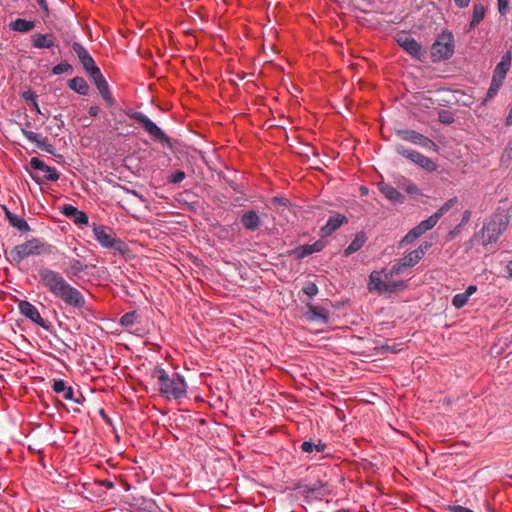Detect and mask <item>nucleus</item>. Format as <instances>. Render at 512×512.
<instances>
[{"mask_svg": "<svg viewBox=\"0 0 512 512\" xmlns=\"http://www.w3.org/2000/svg\"><path fill=\"white\" fill-rule=\"evenodd\" d=\"M37 276L39 285L55 298L76 309L85 307L86 301L83 294L72 286L60 272L47 266H41L37 270Z\"/></svg>", "mask_w": 512, "mask_h": 512, "instance_id": "1", "label": "nucleus"}, {"mask_svg": "<svg viewBox=\"0 0 512 512\" xmlns=\"http://www.w3.org/2000/svg\"><path fill=\"white\" fill-rule=\"evenodd\" d=\"M157 380L160 395L167 400H180L186 397L187 383L177 372L169 374L164 368L156 366L151 372Z\"/></svg>", "mask_w": 512, "mask_h": 512, "instance_id": "2", "label": "nucleus"}, {"mask_svg": "<svg viewBox=\"0 0 512 512\" xmlns=\"http://www.w3.org/2000/svg\"><path fill=\"white\" fill-rule=\"evenodd\" d=\"M57 248L42 238H32L22 244L14 246L10 251H5L6 259L12 265H19L28 257L51 255Z\"/></svg>", "mask_w": 512, "mask_h": 512, "instance_id": "3", "label": "nucleus"}, {"mask_svg": "<svg viewBox=\"0 0 512 512\" xmlns=\"http://www.w3.org/2000/svg\"><path fill=\"white\" fill-rule=\"evenodd\" d=\"M57 248L42 238H32L22 244L14 246L10 251H5L6 259L12 265H19L28 257L51 255Z\"/></svg>", "mask_w": 512, "mask_h": 512, "instance_id": "4", "label": "nucleus"}, {"mask_svg": "<svg viewBox=\"0 0 512 512\" xmlns=\"http://www.w3.org/2000/svg\"><path fill=\"white\" fill-rule=\"evenodd\" d=\"M396 275H400V272H393V266L390 269L384 268L380 271H372L369 276V291H376L379 294H392L403 290L406 283L403 280H394L393 277Z\"/></svg>", "mask_w": 512, "mask_h": 512, "instance_id": "5", "label": "nucleus"}, {"mask_svg": "<svg viewBox=\"0 0 512 512\" xmlns=\"http://www.w3.org/2000/svg\"><path fill=\"white\" fill-rule=\"evenodd\" d=\"M455 50V40L452 32L443 31L438 35L431 46V58L433 62L450 59Z\"/></svg>", "mask_w": 512, "mask_h": 512, "instance_id": "6", "label": "nucleus"}, {"mask_svg": "<svg viewBox=\"0 0 512 512\" xmlns=\"http://www.w3.org/2000/svg\"><path fill=\"white\" fill-rule=\"evenodd\" d=\"M125 114L130 118L136 120L140 123L143 129L150 135V137L159 143L167 144L171 146V141L169 136H167L163 130L157 126L147 115L140 111H134L132 109H128L125 111Z\"/></svg>", "mask_w": 512, "mask_h": 512, "instance_id": "7", "label": "nucleus"}, {"mask_svg": "<svg viewBox=\"0 0 512 512\" xmlns=\"http://www.w3.org/2000/svg\"><path fill=\"white\" fill-rule=\"evenodd\" d=\"M92 230L95 240L102 247L113 249L121 253L125 251V243L116 236L112 228L93 223Z\"/></svg>", "mask_w": 512, "mask_h": 512, "instance_id": "8", "label": "nucleus"}, {"mask_svg": "<svg viewBox=\"0 0 512 512\" xmlns=\"http://www.w3.org/2000/svg\"><path fill=\"white\" fill-rule=\"evenodd\" d=\"M508 226V219L502 215H495L482 228L483 244L496 242Z\"/></svg>", "mask_w": 512, "mask_h": 512, "instance_id": "9", "label": "nucleus"}, {"mask_svg": "<svg viewBox=\"0 0 512 512\" xmlns=\"http://www.w3.org/2000/svg\"><path fill=\"white\" fill-rule=\"evenodd\" d=\"M431 246V242L423 241L417 249L404 255L396 264L393 265V272H400V274H402L405 269L414 267L425 256Z\"/></svg>", "mask_w": 512, "mask_h": 512, "instance_id": "10", "label": "nucleus"}, {"mask_svg": "<svg viewBox=\"0 0 512 512\" xmlns=\"http://www.w3.org/2000/svg\"><path fill=\"white\" fill-rule=\"evenodd\" d=\"M396 150L400 155L411 160L413 163L419 165L422 169L428 172H434L437 170V164L432 159L415 150L406 149L401 145L397 146Z\"/></svg>", "mask_w": 512, "mask_h": 512, "instance_id": "11", "label": "nucleus"}, {"mask_svg": "<svg viewBox=\"0 0 512 512\" xmlns=\"http://www.w3.org/2000/svg\"><path fill=\"white\" fill-rule=\"evenodd\" d=\"M397 44L411 57L421 59V45L406 31H400L395 35Z\"/></svg>", "mask_w": 512, "mask_h": 512, "instance_id": "12", "label": "nucleus"}, {"mask_svg": "<svg viewBox=\"0 0 512 512\" xmlns=\"http://www.w3.org/2000/svg\"><path fill=\"white\" fill-rule=\"evenodd\" d=\"M73 52L77 55L79 61L81 62L83 69L86 73L91 77L95 73L100 72V68L96 65L94 59L88 52V50L80 43L75 42L72 45Z\"/></svg>", "mask_w": 512, "mask_h": 512, "instance_id": "13", "label": "nucleus"}, {"mask_svg": "<svg viewBox=\"0 0 512 512\" xmlns=\"http://www.w3.org/2000/svg\"><path fill=\"white\" fill-rule=\"evenodd\" d=\"M18 309H19V312L24 317L29 319L31 322L35 323L36 325H38L42 328L48 327L46 321L42 318L39 310L32 303L22 300L18 303Z\"/></svg>", "mask_w": 512, "mask_h": 512, "instance_id": "14", "label": "nucleus"}, {"mask_svg": "<svg viewBox=\"0 0 512 512\" xmlns=\"http://www.w3.org/2000/svg\"><path fill=\"white\" fill-rule=\"evenodd\" d=\"M298 489L303 496L313 499H321L328 492L326 484L319 480L313 483L302 484Z\"/></svg>", "mask_w": 512, "mask_h": 512, "instance_id": "15", "label": "nucleus"}, {"mask_svg": "<svg viewBox=\"0 0 512 512\" xmlns=\"http://www.w3.org/2000/svg\"><path fill=\"white\" fill-rule=\"evenodd\" d=\"M92 81L94 82L96 88L99 91V94L101 95L102 99L105 101V103L108 106L115 105V99L113 98L108 82L106 81L105 77L103 76L102 72L95 73L90 77Z\"/></svg>", "mask_w": 512, "mask_h": 512, "instance_id": "16", "label": "nucleus"}, {"mask_svg": "<svg viewBox=\"0 0 512 512\" xmlns=\"http://www.w3.org/2000/svg\"><path fill=\"white\" fill-rule=\"evenodd\" d=\"M400 135L403 140L409 141L413 144L420 145L427 149H437V145L434 141L414 130L401 131Z\"/></svg>", "mask_w": 512, "mask_h": 512, "instance_id": "17", "label": "nucleus"}, {"mask_svg": "<svg viewBox=\"0 0 512 512\" xmlns=\"http://www.w3.org/2000/svg\"><path fill=\"white\" fill-rule=\"evenodd\" d=\"M347 222L348 219L343 214H336L331 216L320 230L321 237L326 238L332 235L337 229H339L343 224Z\"/></svg>", "mask_w": 512, "mask_h": 512, "instance_id": "18", "label": "nucleus"}, {"mask_svg": "<svg viewBox=\"0 0 512 512\" xmlns=\"http://www.w3.org/2000/svg\"><path fill=\"white\" fill-rule=\"evenodd\" d=\"M139 322V316L135 311L127 312L120 318V324L125 327L130 333L142 336L144 330L142 328L135 327Z\"/></svg>", "mask_w": 512, "mask_h": 512, "instance_id": "19", "label": "nucleus"}, {"mask_svg": "<svg viewBox=\"0 0 512 512\" xmlns=\"http://www.w3.org/2000/svg\"><path fill=\"white\" fill-rule=\"evenodd\" d=\"M512 64V55L511 52H506L502 57L500 62L496 65L492 78L504 82L508 71L510 70Z\"/></svg>", "mask_w": 512, "mask_h": 512, "instance_id": "20", "label": "nucleus"}, {"mask_svg": "<svg viewBox=\"0 0 512 512\" xmlns=\"http://www.w3.org/2000/svg\"><path fill=\"white\" fill-rule=\"evenodd\" d=\"M30 166H31V168H33L35 170H40V171L45 172V178L48 181L54 182V181H57L60 177L59 172L55 168L48 166L47 164H45L44 161H42L41 159H39L37 157L31 158Z\"/></svg>", "mask_w": 512, "mask_h": 512, "instance_id": "21", "label": "nucleus"}, {"mask_svg": "<svg viewBox=\"0 0 512 512\" xmlns=\"http://www.w3.org/2000/svg\"><path fill=\"white\" fill-rule=\"evenodd\" d=\"M88 268L87 264H84L82 261L76 258H69L67 266L63 269L66 276L74 280V278L79 277L83 272Z\"/></svg>", "mask_w": 512, "mask_h": 512, "instance_id": "22", "label": "nucleus"}, {"mask_svg": "<svg viewBox=\"0 0 512 512\" xmlns=\"http://www.w3.org/2000/svg\"><path fill=\"white\" fill-rule=\"evenodd\" d=\"M241 224L247 231H255L261 226L262 220L256 211L247 210L241 215Z\"/></svg>", "mask_w": 512, "mask_h": 512, "instance_id": "23", "label": "nucleus"}, {"mask_svg": "<svg viewBox=\"0 0 512 512\" xmlns=\"http://www.w3.org/2000/svg\"><path fill=\"white\" fill-rule=\"evenodd\" d=\"M21 132L27 140H29L32 143H35L38 148H40L48 153L54 152V147L51 144H48L46 142V139L43 138L40 134L35 133L33 131H29L24 128L21 129Z\"/></svg>", "mask_w": 512, "mask_h": 512, "instance_id": "24", "label": "nucleus"}, {"mask_svg": "<svg viewBox=\"0 0 512 512\" xmlns=\"http://www.w3.org/2000/svg\"><path fill=\"white\" fill-rule=\"evenodd\" d=\"M32 45L37 49H49L55 46V36L52 33H35L32 35Z\"/></svg>", "mask_w": 512, "mask_h": 512, "instance_id": "25", "label": "nucleus"}, {"mask_svg": "<svg viewBox=\"0 0 512 512\" xmlns=\"http://www.w3.org/2000/svg\"><path fill=\"white\" fill-rule=\"evenodd\" d=\"M380 192L391 202L394 203H403L404 202V196L393 186L385 183L380 182L378 184Z\"/></svg>", "mask_w": 512, "mask_h": 512, "instance_id": "26", "label": "nucleus"}, {"mask_svg": "<svg viewBox=\"0 0 512 512\" xmlns=\"http://www.w3.org/2000/svg\"><path fill=\"white\" fill-rule=\"evenodd\" d=\"M477 289L478 288L476 285L468 286L465 292L458 293L452 298V305L456 309L463 308L464 306L467 305L470 296H472L477 291Z\"/></svg>", "mask_w": 512, "mask_h": 512, "instance_id": "27", "label": "nucleus"}, {"mask_svg": "<svg viewBox=\"0 0 512 512\" xmlns=\"http://www.w3.org/2000/svg\"><path fill=\"white\" fill-rule=\"evenodd\" d=\"M367 241L366 233L361 231L358 232L355 238L351 241L348 247L344 250V256L348 257L353 253L359 251Z\"/></svg>", "mask_w": 512, "mask_h": 512, "instance_id": "28", "label": "nucleus"}, {"mask_svg": "<svg viewBox=\"0 0 512 512\" xmlns=\"http://www.w3.org/2000/svg\"><path fill=\"white\" fill-rule=\"evenodd\" d=\"M485 14L486 8L483 4H474L468 31L475 29L483 21V19L485 18Z\"/></svg>", "mask_w": 512, "mask_h": 512, "instance_id": "29", "label": "nucleus"}, {"mask_svg": "<svg viewBox=\"0 0 512 512\" xmlns=\"http://www.w3.org/2000/svg\"><path fill=\"white\" fill-rule=\"evenodd\" d=\"M35 27V22L32 20H26L22 18H18L9 24V28L12 31L27 33L33 30Z\"/></svg>", "mask_w": 512, "mask_h": 512, "instance_id": "30", "label": "nucleus"}, {"mask_svg": "<svg viewBox=\"0 0 512 512\" xmlns=\"http://www.w3.org/2000/svg\"><path fill=\"white\" fill-rule=\"evenodd\" d=\"M68 87L79 95L85 96L89 92V85L82 77H74L68 81Z\"/></svg>", "mask_w": 512, "mask_h": 512, "instance_id": "31", "label": "nucleus"}, {"mask_svg": "<svg viewBox=\"0 0 512 512\" xmlns=\"http://www.w3.org/2000/svg\"><path fill=\"white\" fill-rule=\"evenodd\" d=\"M6 217L9 221V224L11 226L17 228L19 231H21V232L30 231V226L28 225L27 221L24 218L10 212L7 209H6Z\"/></svg>", "mask_w": 512, "mask_h": 512, "instance_id": "32", "label": "nucleus"}, {"mask_svg": "<svg viewBox=\"0 0 512 512\" xmlns=\"http://www.w3.org/2000/svg\"><path fill=\"white\" fill-rule=\"evenodd\" d=\"M425 232L422 231L418 225L412 228L399 242V247H405L407 245L412 244L419 237H421Z\"/></svg>", "mask_w": 512, "mask_h": 512, "instance_id": "33", "label": "nucleus"}, {"mask_svg": "<svg viewBox=\"0 0 512 512\" xmlns=\"http://www.w3.org/2000/svg\"><path fill=\"white\" fill-rule=\"evenodd\" d=\"M322 249H323V244L320 241H317L313 244H306V245L301 246L297 250V256L299 258H304L306 256H309V255L315 253V252H319Z\"/></svg>", "mask_w": 512, "mask_h": 512, "instance_id": "34", "label": "nucleus"}, {"mask_svg": "<svg viewBox=\"0 0 512 512\" xmlns=\"http://www.w3.org/2000/svg\"><path fill=\"white\" fill-rule=\"evenodd\" d=\"M307 318L309 320H319L323 323H327V321H328L326 311L324 309H318L317 307L309 308V312L307 313Z\"/></svg>", "mask_w": 512, "mask_h": 512, "instance_id": "35", "label": "nucleus"}, {"mask_svg": "<svg viewBox=\"0 0 512 512\" xmlns=\"http://www.w3.org/2000/svg\"><path fill=\"white\" fill-rule=\"evenodd\" d=\"M458 203L457 197H452L448 201H446L435 213H433L434 216H436V219L439 221V219L446 214L452 207H454Z\"/></svg>", "mask_w": 512, "mask_h": 512, "instance_id": "36", "label": "nucleus"}, {"mask_svg": "<svg viewBox=\"0 0 512 512\" xmlns=\"http://www.w3.org/2000/svg\"><path fill=\"white\" fill-rule=\"evenodd\" d=\"M502 85H503V82L492 78L490 87H489V89L487 91V95H486V98L484 100V103H486L489 100L493 99L497 95V93L499 92V90H500Z\"/></svg>", "mask_w": 512, "mask_h": 512, "instance_id": "37", "label": "nucleus"}, {"mask_svg": "<svg viewBox=\"0 0 512 512\" xmlns=\"http://www.w3.org/2000/svg\"><path fill=\"white\" fill-rule=\"evenodd\" d=\"M438 223V220L436 219V216H434L433 214L428 217L427 219L421 221L419 224H418V227H420L422 229L423 232H427L429 230H431L432 228H434L436 226V224Z\"/></svg>", "mask_w": 512, "mask_h": 512, "instance_id": "38", "label": "nucleus"}, {"mask_svg": "<svg viewBox=\"0 0 512 512\" xmlns=\"http://www.w3.org/2000/svg\"><path fill=\"white\" fill-rule=\"evenodd\" d=\"M71 70H72V66L69 63L62 62V63H59V64L55 65L52 68V73L54 75H61L63 73L71 71Z\"/></svg>", "mask_w": 512, "mask_h": 512, "instance_id": "39", "label": "nucleus"}, {"mask_svg": "<svg viewBox=\"0 0 512 512\" xmlns=\"http://www.w3.org/2000/svg\"><path fill=\"white\" fill-rule=\"evenodd\" d=\"M72 220L77 225H87L89 222L88 215L81 210H78L77 214H75Z\"/></svg>", "mask_w": 512, "mask_h": 512, "instance_id": "40", "label": "nucleus"}, {"mask_svg": "<svg viewBox=\"0 0 512 512\" xmlns=\"http://www.w3.org/2000/svg\"><path fill=\"white\" fill-rule=\"evenodd\" d=\"M185 177H186L185 172L178 170V171H175L170 174V176L168 177V181H169V183H172V184H178V183L182 182L185 179Z\"/></svg>", "mask_w": 512, "mask_h": 512, "instance_id": "41", "label": "nucleus"}, {"mask_svg": "<svg viewBox=\"0 0 512 512\" xmlns=\"http://www.w3.org/2000/svg\"><path fill=\"white\" fill-rule=\"evenodd\" d=\"M402 180L404 182L403 188L405 189V191L408 194H410V195H418L419 194V189L414 183H412L411 181H408L405 178H402Z\"/></svg>", "mask_w": 512, "mask_h": 512, "instance_id": "42", "label": "nucleus"}, {"mask_svg": "<svg viewBox=\"0 0 512 512\" xmlns=\"http://www.w3.org/2000/svg\"><path fill=\"white\" fill-rule=\"evenodd\" d=\"M497 6L500 15H506L510 10V0H497Z\"/></svg>", "mask_w": 512, "mask_h": 512, "instance_id": "43", "label": "nucleus"}, {"mask_svg": "<svg viewBox=\"0 0 512 512\" xmlns=\"http://www.w3.org/2000/svg\"><path fill=\"white\" fill-rule=\"evenodd\" d=\"M78 210L79 209L75 206L68 204L63 206L62 212L66 217L72 219L75 214H77Z\"/></svg>", "mask_w": 512, "mask_h": 512, "instance_id": "44", "label": "nucleus"}, {"mask_svg": "<svg viewBox=\"0 0 512 512\" xmlns=\"http://www.w3.org/2000/svg\"><path fill=\"white\" fill-rule=\"evenodd\" d=\"M66 387V382L62 379L54 380L52 385L53 391L57 394L63 393Z\"/></svg>", "mask_w": 512, "mask_h": 512, "instance_id": "45", "label": "nucleus"}, {"mask_svg": "<svg viewBox=\"0 0 512 512\" xmlns=\"http://www.w3.org/2000/svg\"><path fill=\"white\" fill-rule=\"evenodd\" d=\"M63 398L65 400L73 401L75 403H79V400L74 397V389L71 386H67L63 391Z\"/></svg>", "mask_w": 512, "mask_h": 512, "instance_id": "46", "label": "nucleus"}, {"mask_svg": "<svg viewBox=\"0 0 512 512\" xmlns=\"http://www.w3.org/2000/svg\"><path fill=\"white\" fill-rule=\"evenodd\" d=\"M303 291L306 295L313 297L318 293V287L314 283H309L304 287Z\"/></svg>", "mask_w": 512, "mask_h": 512, "instance_id": "47", "label": "nucleus"}, {"mask_svg": "<svg viewBox=\"0 0 512 512\" xmlns=\"http://www.w3.org/2000/svg\"><path fill=\"white\" fill-rule=\"evenodd\" d=\"M301 450L305 453H311L314 451V443L311 441H304L301 444Z\"/></svg>", "mask_w": 512, "mask_h": 512, "instance_id": "48", "label": "nucleus"}, {"mask_svg": "<svg viewBox=\"0 0 512 512\" xmlns=\"http://www.w3.org/2000/svg\"><path fill=\"white\" fill-rule=\"evenodd\" d=\"M45 17L49 16V8L46 0H36Z\"/></svg>", "mask_w": 512, "mask_h": 512, "instance_id": "49", "label": "nucleus"}, {"mask_svg": "<svg viewBox=\"0 0 512 512\" xmlns=\"http://www.w3.org/2000/svg\"><path fill=\"white\" fill-rule=\"evenodd\" d=\"M450 512H474L471 509L461 506V505H453L449 507Z\"/></svg>", "mask_w": 512, "mask_h": 512, "instance_id": "50", "label": "nucleus"}, {"mask_svg": "<svg viewBox=\"0 0 512 512\" xmlns=\"http://www.w3.org/2000/svg\"><path fill=\"white\" fill-rule=\"evenodd\" d=\"M327 449V444L322 442L321 440L318 441V443H314V451L319 453H324Z\"/></svg>", "mask_w": 512, "mask_h": 512, "instance_id": "51", "label": "nucleus"}, {"mask_svg": "<svg viewBox=\"0 0 512 512\" xmlns=\"http://www.w3.org/2000/svg\"><path fill=\"white\" fill-rule=\"evenodd\" d=\"M440 121L445 124H450L453 122V117L446 112H443L439 115Z\"/></svg>", "mask_w": 512, "mask_h": 512, "instance_id": "52", "label": "nucleus"}, {"mask_svg": "<svg viewBox=\"0 0 512 512\" xmlns=\"http://www.w3.org/2000/svg\"><path fill=\"white\" fill-rule=\"evenodd\" d=\"M454 3L458 8L464 9L470 5L471 0H454Z\"/></svg>", "mask_w": 512, "mask_h": 512, "instance_id": "53", "label": "nucleus"}, {"mask_svg": "<svg viewBox=\"0 0 512 512\" xmlns=\"http://www.w3.org/2000/svg\"><path fill=\"white\" fill-rule=\"evenodd\" d=\"M88 113H89V115H90L91 117H94V118H95V117H97V116L99 115V113H100V108H99L98 106H96V105L91 106V107L89 108V110H88Z\"/></svg>", "mask_w": 512, "mask_h": 512, "instance_id": "54", "label": "nucleus"}, {"mask_svg": "<svg viewBox=\"0 0 512 512\" xmlns=\"http://www.w3.org/2000/svg\"><path fill=\"white\" fill-rule=\"evenodd\" d=\"M470 217H471L470 211H468V210L464 211L459 227H461L462 225H465L470 220Z\"/></svg>", "mask_w": 512, "mask_h": 512, "instance_id": "55", "label": "nucleus"}, {"mask_svg": "<svg viewBox=\"0 0 512 512\" xmlns=\"http://www.w3.org/2000/svg\"><path fill=\"white\" fill-rule=\"evenodd\" d=\"M31 103H32L33 107L35 108L36 112L40 114L41 110L37 103L35 94H31Z\"/></svg>", "mask_w": 512, "mask_h": 512, "instance_id": "56", "label": "nucleus"}, {"mask_svg": "<svg viewBox=\"0 0 512 512\" xmlns=\"http://www.w3.org/2000/svg\"><path fill=\"white\" fill-rule=\"evenodd\" d=\"M31 94H34V93H33V92H30V91H29V92L24 93V94H23L24 99H25V100H27V101H31Z\"/></svg>", "mask_w": 512, "mask_h": 512, "instance_id": "57", "label": "nucleus"}, {"mask_svg": "<svg viewBox=\"0 0 512 512\" xmlns=\"http://www.w3.org/2000/svg\"><path fill=\"white\" fill-rule=\"evenodd\" d=\"M273 201H274V202H276V203L282 204V205H286V201H285V200H283V199H280V198H278V197H275V198L273 199Z\"/></svg>", "mask_w": 512, "mask_h": 512, "instance_id": "58", "label": "nucleus"}, {"mask_svg": "<svg viewBox=\"0 0 512 512\" xmlns=\"http://www.w3.org/2000/svg\"><path fill=\"white\" fill-rule=\"evenodd\" d=\"M509 276L512 278V261L507 265Z\"/></svg>", "mask_w": 512, "mask_h": 512, "instance_id": "59", "label": "nucleus"}, {"mask_svg": "<svg viewBox=\"0 0 512 512\" xmlns=\"http://www.w3.org/2000/svg\"><path fill=\"white\" fill-rule=\"evenodd\" d=\"M362 194H366L368 189L366 187H361Z\"/></svg>", "mask_w": 512, "mask_h": 512, "instance_id": "60", "label": "nucleus"}, {"mask_svg": "<svg viewBox=\"0 0 512 512\" xmlns=\"http://www.w3.org/2000/svg\"><path fill=\"white\" fill-rule=\"evenodd\" d=\"M132 193H133L135 196L141 197V196L139 195V193H138V192H136V191H133Z\"/></svg>", "mask_w": 512, "mask_h": 512, "instance_id": "61", "label": "nucleus"}]
</instances>
